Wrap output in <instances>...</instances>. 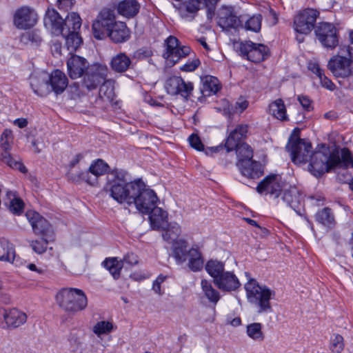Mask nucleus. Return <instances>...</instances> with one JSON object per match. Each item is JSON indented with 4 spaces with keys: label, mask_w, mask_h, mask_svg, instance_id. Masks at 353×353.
I'll list each match as a JSON object with an SVG mask.
<instances>
[{
    "label": "nucleus",
    "mask_w": 353,
    "mask_h": 353,
    "mask_svg": "<svg viewBox=\"0 0 353 353\" xmlns=\"http://www.w3.org/2000/svg\"><path fill=\"white\" fill-rule=\"evenodd\" d=\"M239 50L243 57L254 63L265 60L268 56L269 51L266 46L250 41L241 42L239 45Z\"/></svg>",
    "instance_id": "13"
},
{
    "label": "nucleus",
    "mask_w": 353,
    "mask_h": 353,
    "mask_svg": "<svg viewBox=\"0 0 353 353\" xmlns=\"http://www.w3.org/2000/svg\"><path fill=\"white\" fill-rule=\"evenodd\" d=\"M214 284L221 290L231 292L238 289L241 283L233 272L225 271L218 279L213 280Z\"/></svg>",
    "instance_id": "23"
},
{
    "label": "nucleus",
    "mask_w": 353,
    "mask_h": 353,
    "mask_svg": "<svg viewBox=\"0 0 353 353\" xmlns=\"http://www.w3.org/2000/svg\"><path fill=\"white\" fill-rule=\"evenodd\" d=\"M166 276L160 274L153 282L152 290L155 293L161 294V284L165 280Z\"/></svg>",
    "instance_id": "62"
},
{
    "label": "nucleus",
    "mask_w": 353,
    "mask_h": 353,
    "mask_svg": "<svg viewBox=\"0 0 353 353\" xmlns=\"http://www.w3.org/2000/svg\"><path fill=\"white\" fill-rule=\"evenodd\" d=\"M183 79L181 77L173 76L170 77L165 83V88L168 94L177 95L179 85L183 84Z\"/></svg>",
    "instance_id": "50"
},
{
    "label": "nucleus",
    "mask_w": 353,
    "mask_h": 353,
    "mask_svg": "<svg viewBox=\"0 0 353 353\" xmlns=\"http://www.w3.org/2000/svg\"><path fill=\"white\" fill-rule=\"evenodd\" d=\"M66 25L68 28L64 34H61L65 40L68 50L70 52L75 51L81 44L82 39L78 33L81 26V19L76 12H72L67 16Z\"/></svg>",
    "instance_id": "9"
},
{
    "label": "nucleus",
    "mask_w": 353,
    "mask_h": 353,
    "mask_svg": "<svg viewBox=\"0 0 353 353\" xmlns=\"http://www.w3.org/2000/svg\"><path fill=\"white\" fill-rule=\"evenodd\" d=\"M190 145L194 149L201 151L203 150V144L202 143L200 138L195 134H192L188 138Z\"/></svg>",
    "instance_id": "57"
},
{
    "label": "nucleus",
    "mask_w": 353,
    "mask_h": 353,
    "mask_svg": "<svg viewBox=\"0 0 353 353\" xmlns=\"http://www.w3.org/2000/svg\"><path fill=\"white\" fill-rule=\"evenodd\" d=\"M241 173L250 179L259 177L261 174V164L258 161L254 160L248 161V162L236 163Z\"/></svg>",
    "instance_id": "29"
},
{
    "label": "nucleus",
    "mask_w": 353,
    "mask_h": 353,
    "mask_svg": "<svg viewBox=\"0 0 353 353\" xmlns=\"http://www.w3.org/2000/svg\"><path fill=\"white\" fill-rule=\"evenodd\" d=\"M114 330L113 324L110 321H101L97 322L93 327L92 331L97 336L108 334Z\"/></svg>",
    "instance_id": "49"
},
{
    "label": "nucleus",
    "mask_w": 353,
    "mask_h": 353,
    "mask_svg": "<svg viewBox=\"0 0 353 353\" xmlns=\"http://www.w3.org/2000/svg\"><path fill=\"white\" fill-rule=\"evenodd\" d=\"M319 12L315 9L307 8L300 11L294 18V29L299 34L296 39L299 43L304 41V36L315 29V23Z\"/></svg>",
    "instance_id": "7"
},
{
    "label": "nucleus",
    "mask_w": 353,
    "mask_h": 353,
    "mask_svg": "<svg viewBox=\"0 0 353 353\" xmlns=\"http://www.w3.org/2000/svg\"><path fill=\"white\" fill-rule=\"evenodd\" d=\"M286 148L290 152L292 160L294 163L307 162L312 152L311 143L296 136L290 138Z\"/></svg>",
    "instance_id": "11"
},
{
    "label": "nucleus",
    "mask_w": 353,
    "mask_h": 353,
    "mask_svg": "<svg viewBox=\"0 0 353 353\" xmlns=\"http://www.w3.org/2000/svg\"><path fill=\"white\" fill-rule=\"evenodd\" d=\"M261 21L262 17L261 14L254 15L247 19L244 17L243 26L241 28L257 32L261 29Z\"/></svg>",
    "instance_id": "46"
},
{
    "label": "nucleus",
    "mask_w": 353,
    "mask_h": 353,
    "mask_svg": "<svg viewBox=\"0 0 353 353\" xmlns=\"http://www.w3.org/2000/svg\"><path fill=\"white\" fill-rule=\"evenodd\" d=\"M248 125L246 124L238 125L228 135L225 146L228 152L232 151L237 146L241 145L242 140L247 136Z\"/></svg>",
    "instance_id": "24"
},
{
    "label": "nucleus",
    "mask_w": 353,
    "mask_h": 353,
    "mask_svg": "<svg viewBox=\"0 0 353 353\" xmlns=\"http://www.w3.org/2000/svg\"><path fill=\"white\" fill-rule=\"evenodd\" d=\"M88 67L87 60L76 54H72L67 61L68 74L72 79L82 77Z\"/></svg>",
    "instance_id": "21"
},
{
    "label": "nucleus",
    "mask_w": 353,
    "mask_h": 353,
    "mask_svg": "<svg viewBox=\"0 0 353 353\" xmlns=\"http://www.w3.org/2000/svg\"><path fill=\"white\" fill-rule=\"evenodd\" d=\"M216 0H203V4L206 8L207 19L211 21L215 15Z\"/></svg>",
    "instance_id": "54"
},
{
    "label": "nucleus",
    "mask_w": 353,
    "mask_h": 353,
    "mask_svg": "<svg viewBox=\"0 0 353 353\" xmlns=\"http://www.w3.org/2000/svg\"><path fill=\"white\" fill-rule=\"evenodd\" d=\"M249 105V102L243 97H239L234 104L227 100L223 101L222 107L217 108L219 112H223V115L230 117L234 114H241L245 110Z\"/></svg>",
    "instance_id": "27"
},
{
    "label": "nucleus",
    "mask_w": 353,
    "mask_h": 353,
    "mask_svg": "<svg viewBox=\"0 0 353 353\" xmlns=\"http://www.w3.org/2000/svg\"><path fill=\"white\" fill-rule=\"evenodd\" d=\"M56 301L62 310L71 314L84 310L88 302L83 290L73 288L59 290L56 295Z\"/></svg>",
    "instance_id": "2"
},
{
    "label": "nucleus",
    "mask_w": 353,
    "mask_h": 353,
    "mask_svg": "<svg viewBox=\"0 0 353 353\" xmlns=\"http://www.w3.org/2000/svg\"><path fill=\"white\" fill-rule=\"evenodd\" d=\"M199 59H194L192 61H188L186 63L183 65L180 68L181 70L185 72H192L194 71L199 67Z\"/></svg>",
    "instance_id": "60"
},
{
    "label": "nucleus",
    "mask_w": 353,
    "mask_h": 353,
    "mask_svg": "<svg viewBox=\"0 0 353 353\" xmlns=\"http://www.w3.org/2000/svg\"><path fill=\"white\" fill-rule=\"evenodd\" d=\"M2 314L8 327H19L27 320L26 314L16 308L11 309L8 312L3 310Z\"/></svg>",
    "instance_id": "28"
},
{
    "label": "nucleus",
    "mask_w": 353,
    "mask_h": 353,
    "mask_svg": "<svg viewBox=\"0 0 353 353\" xmlns=\"http://www.w3.org/2000/svg\"><path fill=\"white\" fill-rule=\"evenodd\" d=\"M69 177L72 181L74 182L84 181L91 185H95L98 181L97 177L92 174L91 172L90 171V168L88 170L82 171L78 174H69Z\"/></svg>",
    "instance_id": "45"
},
{
    "label": "nucleus",
    "mask_w": 353,
    "mask_h": 353,
    "mask_svg": "<svg viewBox=\"0 0 353 353\" xmlns=\"http://www.w3.org/2000/svg\"><path fill=\"white\" fill-rule=\"evenodd\" d=\"M203 0H182L177 10L181 18L186 21H192L201 8Z\"/></svg>",
    "instance_id": "22"
},
{
    "label": "nucleus",
    "mask_w": 353,
    "mask_h": 353,
    "mask_svg": "<svg viewBox=\"0 0 353 353\" xmlns=\"http://www.w3.org/2000/svg\"><path fill=\"white\" fill-rule=\"evenodd\" d=\"M47 237L43 236L40 240L32 241L30 243V246L36 253L41 254L46 252L48 244Z\"/></svg>",
    "instance_id": "53"
},
{
    "label": "nucleus",
    "mask_w": 353,
    "mask_h": 353,
    "mask_svg": "<svg viewBox=\"0 0 353 353\" xmlns=\"http://www.w3.org/2000/svg\"><path fill=\"white\" fill-rule=\"evenodd\" d=\"M13 141V136L10 130H5L0 139L1 152H8L11 150V143Z\"/></svg>",
    "instance_id": "51"
},
{
    "label": "nucleus",
    "mask_w": 353,
    "mask_h": 353,
    "mask_svg": "<svg viewBox=\"0 0 353 353\" xmlns=\"http://www.w3.org/2000/svg\"><path fill=\"white\" fill-rule=\"evenodd\" d=\"M352 47L343 46L327 63V68L336 78L349 79L353 75L352 69Z\"/></svg>",
    "instance_id": "6"
},
{
    "label": "nucleus",
    "mask_w": 353,
    "mask_h": 353,
    "mask_svg": "<svg viewBox=\"0 0 353 353\" xmlns=\"http://www.w3.org/2000/svg\"><path fill=\"white\" fill-rule=\"evenodd\" d=\"M343 337L338 334H334L330 340V350L334 353H341L344 349Z\"/></svg>",
    "instance_id": "52"
},
{
    "label": "nucleus",
    "mask_w": 353,
    "mask_h": 353,
    "mask_svg": "<svg viewBox=\"0 0 353 353\" xmlns=\"http://www.w3.org/2000/svg\"><path fill=\"white\" fill-rule=\"evenodd\" d=\"M201 286L205 297L209 302L216 305L221 298L219 292L212 286L210 281L206 279L201 280Z\"/></svg>",
    "instance_id": "38"
},
{
    "label": "nucleus",
    "mask_w": 353,
    "mask_h": 353,
    "mask_svg": "<svg viewBox=\"0 0 353 353\" xmlns=\"http://www.w3.org/2000/svg\"><path fill=\"white\" fill-rule=\"evenodd\" d=\"M286 183L282 181L279 175H270L266 176L257 186L259 193L265 192L274 198H278L283 192Z\"/></svg>",
    "instance_id": "15"
},
{
    "label": "nucleus",
    "mask_w": 353,
    "mask_h": 353,
    "mask_svg": "<svg viewBox=\"0 0 353 353\" xmlns=\"http://www.w3.org/2000/svg\"><path fill=\"white\" fill-rule=\"evenodd\" d=\"M220 90L219 80L212 76H207L203 79L202 92L205 95L210 96L216 94Z\"/></svg>",
    "instance_id": "42"
},
{
    "label": "nucleus",
    "mask_w": 353,
    "mask_h": 353,
    "mask_svg": "<svg viewBox=\"0 0 353 353\" xmlns=\"http://www.w3.org/2000/svg\"><path fill=\"white\" fill-rule=\"evenodd\" d=\"M297 99L305 110L310 111L312 109V101L307 96L299 95Z\"/></svg>",
    "instance_id": "61"
},
{
    "label": "nucleus",
    "mask_w": 353,
    "mask_h": 353,
    "mask_svg": "<svg viewBox=\"0 0 353 353\" xmlns=\"http://www.w3.org/2000/svg\"><path fill=\"white\" fill-rule=\"evenodd\" d=\"M205 269L210 276L213 278V280L218 279L225 272L224 263L214 259H211L206 263Z\"/></svg>",
    "instance_id": "39"
},
{
    "label": "nucleus",
    "mask_w": 353,
    "mask_h": 353,
    "mask_svg": "<svg viewBox=\"0 0 353 353\" xmlns=\"http://www.w3.org/2000/svg\"><path fill=\"white\" fill-rule=\"evenodd\" d=\"M269 112L274 118L280 121L288 120L285 105L283 101L281 99L274 101L269 105Z\"/></svg>",
    "instance_id": "37"
},
{
    "label": "nucleus",
    "mask_w": 353,
    "mask_h": 353,
    "mask_svg": "<svg viewBox=\"0 0 353 353\" xmlns=\"http://www.w3.org/2000/svg\"><path fill=\"white\" fill-rule=\"evenodd\" d=\"M317 221L326 226H330L334 223V217L328 208H325L319 211L316 214Z\"/></svg>",
    "instance_id": "47"
},
{
    "label": "nucleus",
    "mask_w": 353,
    "mask_h": 353,
    "mask_svg": "<svg viewBox=\"0 0 353 353\" xmlns=\"http://www.w3.org/2000/svg\"><path fill=\"white\" fill-rule=\"evenodd\" d=\"M30 84L33 92L38 96L43 97L50 94V74L44 70H35L29 77Z\"/></svg>",
    "instance_id": "16"
},
{
    "label": "nucleus",
    "mask_w": 353,
    "mask_h": 353,
    "mask_svg": "<svg viewBox=\"0 0 353 353\" xmlns=\"http://www.w3.org/2000/svg\"><path fill=\"white\" fill-rule=\"evenodd\" d=\"M5 203L8 205L10 211L14 214H21L24 208L23 201L14 191H7Z\"/></svg>",
    "instance_id": "33"
},
{
    "label": "nucleus",
    "mask_w": 353,
    "mask_h": 353,
    "mask_svg": "<svg viewBox=\"0 0 353 353\" xmlns=\"http://www.w3.org/2000/svg\"><path fill=\"white\" fill-rule=\"evenodd\" d=\"M236 156L238 159L237 163L248 162V161L253 160V150L247 143H243L236 148Z\"/></svg>",
    "instance_id": "44"
},
{
    "label": "nucleus",
    "mask_w": 353,
    "mask_h": 353,
    "mask_svg": "<svg viewBox=\"0 0 353 353\" xmlns=\"http://www.w3.org/2000/svg\"><path fill=\"white\" fill-rule=\"evenodd\" d=\"M0 160L10 168L18 170L22 173H26L28 171L26 166L21 163L20 158L12 156L10 151L1 152Z\"/></svg>",
    "instance_id": "34"
},
{
    "label": "nucleus",
    "mask_w": 353,
    "mask_h": 353,
    "mask_svg": "<svg viewBox=\"0 0 353 353\" xmlns=\"http://www.w3.org/2000/svg\"><path fill=\"white\" fill-rule=\"evenodd\" d=\"M37 12L29 7H21L17 10L14 14V24L22 30L29 29L33 27L37 22Z\"/></svg>",
    "instance_id": "18"
},
{
    "label": "nucleus",
    "mask_w": 353,
    "mask_h": 353,
    "mask_svg": "<svg viewBox=\"0 0 353 353\" xmlns=\"http://www.w3.org/2000/svg\"><path fill=\"white\" fill-rule=\"evenodd\" d=\"M281 199L298 214H300L301 198L300 192L296 186L286 183Z\"/></svg>",
    "instance_id": "25"
},
{
    "label": "nucleus",
    "mask_w": 353,
    "mask_h": 353,
    "mask_svg": "<svg viewBox=\"0 0 353 353\" xmlns=\"http://www.w3.org/2000/svg\"><path fill=\"white\" fill-rule=\"evenodd\" d=\"M103 264L104 267L108 270L110 273L113 276L114 279H117L119 277L121 270L123 268V261L118 260L117 257L107 258Z\"/></svg>",
    "instance_id": "41"
},
{
    "label": "nucleus",
    "mask_w": 353,
    "mask_h": 353,
    "mask_svg": "<svg viewBox=\"0 0 353 353\" xmlns=\"http://www.w3.org/2000/svg\"><path fill=\"white\" fill-rule=\"evenodd\" d=\"M139 10V4L136 0H123L117 7L119 13L126 17L135 16Z\"/></svg>",
    "instance_id": "35"
},
{
    "label": "nucleus",
    "mask_w": 353,
    "mask_h": 353,
    "mask_svg": "<svg viewBox=\"0 0 353 353\" xmlns=\"http://www.w3.org/2000/svg\"><path fill=\"white\" fill-rule=\"evenodd\" d=\"M181 232L180 227L178 225L172 226V229H168L165 233L163 234V237L167 240H174Z\"/></svg>",
    "instance_id": "56"
},
{
    "label": "nucleus",
    "mask_w": 353,
    "mask_h": 353,
    "mask_svg": "<svg viewBox=\"0 0 353 353\" xmlns=\"http://www.w3.org/2000/svg\"><path fill=\"white\" fill-rule=\"evenodd\" d=\"M68 342L70 345V351L75 352L80 345L78 336L75 334L70 333L68 336Z\"/></svg>",
    "instance_id": "58"
},
{
    "label": "nucleus",
    "mask_w": 353,
    "mask_h": 353,
    "mask_svg": "<svg viewBox=\"0 0 353 353\" xmlns=\"http://www.w3.org/2000/svg\"><path fill=\"white\" fill-rule=\"evenodd\" d=\"M67 18L64 20L54 9H48L43 18V23L52 34L59 36L64 34L68 28Z\"/></svg>",
    "instance_id": "17"
},
{
    "label": "nucleus",
    "mask_w": 353,
    "mask_h": 353,
    "mask_svg": "<svg viewBox=\"0 0 353 353\" xmlns=\"http://www.w3.org/2000/svg\"><path fill=\"white\" fill-rule=\"evenodd\" d=\"M105 190L118 203L130 205V199L138 191L137 180L126 183L123 175L115 171L111 174V178L108 179Z\"/></svg>",
    "instance_id": "1"
},
{
    "label": "nucleus",
    "mask_w": 353,
    "mask_h": 353,
    "mask_svg": "<svg viewBox=\"0 0 353 353\" xmlns=\"http://www.w3.org/2000/svg\"><path fill=\"white\" fill-rule=\"evenodd\" d=\"M99 16H100V17H103V19H105V20H108V21H110L112 23H117L115 21L114 12V10H112L111 9H108V8L103 9L99 14Z\"/></svg>",
    "instance_id": "59"
},
{
    "label": "nucleus",
    "mask_w": 353,
    "mask_h": 353,
    "mask_svg": "<svg viewBox=\"0 0 353 353\" xmlns=\"http://www.w3.org/2000/svg\"><path fill=\"white\" fill-rule=\"evenodd\" d=\"M314 33L320 43L328 50H333L339 45V31L331 23L320 22L317 23Z\"/></svg>",
    "instance_id": "10"
},
{
    "label": "nucleus",
    "mask_w": 353,
    "mask_h": 353,
    "mask_svg": "<svg viewBox=\"0 0 353 353\" xmlns=\"http://www.w3.org/2000/svg\"><path fill=\"white\" fill-rule=\"evenodd\" d=\"M50 93L53 92L57 95L63 93L68 85V79L66 75L61 70H55L50 74Z\"/></svg>",
    "instance_id": "26"
},
{
    "label": "nucleus",
    "mask_w": 353,
    "mask_h": 353,
    "mask_svg": "<svg viewBox=\"0 0 353 353\" xmlns=\"http://www.w3.org/2000/svg\"><path fill=\"white\" fill-rule=\"evenodd\" d=\"M165 51L163 54V57L166 61L172 65H174L179 61L180 59L190 54V48L188 46H180L179 40L173 36H170L165 41Z\"/></svg>",
    "instance_id": "14"
},
{
    "label": "nucleus",
    "mask_w": 353,
    "mask_h": 353,
    "mask_svg": "<svg viewBox=\"0 0 353 353\" xmlns=\"http://www.w3.org/2000/svg\"><path fill=\"white\" fill-rule=\"evenodd\" d=\"M26 216L35 234L48 236L51 232V225L46 219L34 210H28Z\"/></svg>",
    "instance_id": "20"
},
{
    "label": "nucleus",
    "mask_w": 353,
    "mask_h": 353,
    "mask_svg": "<svg viewBox=\"0 0 353 353\" xmlns=\"http://www.w3.org/2000/svg\"><path fill=\"white\" fill-rule=\"evenodd\" d=\"M114 23H112L103 17L98 15L97 19L92 24V32L94 37L97 39H104L112 28Z\"/></svg>",
    "instance_id": "30"
},
{
    "label": "nucleus",
    "mask_w": 353,
    "mask_h": 353,
    "mask_svg": "<svg viewBox=\"0 0 353 353\" xmlns=\"http://www.w3.org/2000/svg\"><path fill=\"white\" fill-rule=\"evenodd\" d=\"M243 21L244 17H237L229 7L223 6L219 12L217 23L223 29L239 28Z\"/></svg>",
    "instance_id": "19"
},
{
    "label": "nucleus",
    "mask_w": 353,
    "mask_h": 353,
    "mask_svg": "<svg viewBox=\"0 0 353 353\" xmlns=\"http://www.w3.org/2000/svg\"><path fill=\"white\" fill-rule=\"evenodd\" d=\"M172 255L177 264L188 261V268L193 272L201 270L203 267L201 252L196 246L188 248V243L182 239L174 241Z\"/></svg>",
    "instance_id": "4"
},
{
    "label": "nucleus",
    "mask_w": 353,
    "mask_h": 353,
    "mask_svg": "<svg viewBox=\"0 0 353 353\" xmlns=\"http://www.w3.org/2000/svg\"><path fill=\"white\" fill-rule=\"evenodd\" d=\"M130 64V59L124 53H119L114 56L110 63L112 69L117 72H125Z\"/></svg>",
    "instance_id": "36"
},
{
    "label": "nucleus",
    "mask_w": 353,
    "mask_h": 353,
    "mask_svg": "<svg viewBox=\"0 0 353 353\" xmlns=\"http://www.w3.org/2000/svg\"><path fill=\"white\" fill-rule=\"evenodd\" d=\"M182 84V85H179V92H177V94H179L187 99L192 94L193 90V84L191 82H185L183 79Z\"/></svg>",
    "instance_id": "55"
},
{
    "label": "nucleus",
    "mask_w": 353,
    "mask_h": 353,
    "mask_svg": "<svg viewBox=\"0 0 353 353\" xmlns=\"http://www.w3.org/2000/svg\"><path fill=\"white\" fill-rule=\"evenodd\" d=\"M151 208L149 213L147 214H149L151 226L153 229L163 228L166 223L167 212L161 208L157 207V205H154Z\"/></svg>",
    "instance_id": "32"
},
{
    "label": "nucleus",
    "mask_w": 353,
    "mask_h": 353,
    "mask_svg": "<svg viewBox=\"0 0 353 353\" xmlns=\"http://www.w3.org/2000/svg\"><path fill=\"white\" fill-rule=\"evenodd\" d=\"M108 68L100 64H93L88 68L83 74L81 87L88 90L96 89L107 77Z\"/></svg>",
    "instance_id": "12"
},
{
    "label": "nucleus",
    "mask_w": 353,
    "mask_h": 353,
    "mask_svg": "<svg viewBox=\"0 0 353 353\" xmlns=\"http://www.w3.org/2000/svg\"><path fill=\"white\" fill-rule=\"evenodd\" d=\"M321 84L323 88H325L330 90H334L335 88V85L332 82V81L328 79L324 74H322L320 77H319Z\"/></svg>",
    "instance_id": "63"
},
{
    "label": "nucleus",
    "mask_w": 353,
    "mask_h": 353,
    "mask_svg": "<svg viewBox=\"0 0 353 353\" xmlns=\"http://www.w3.org/2000/svg\"><path fill=\"white\" fill-rule=\"evenodd\" d=\"M263 325L260 323H252L246 326V334L252 340L262 342L265 339L262 331Z\"/></svg>",
    "instance_id": "43"
},
{
    "label": "nucleus",
    "mask_w": 353,
    "mask_h": 353,
    "mask_svg": "<svg viewBox=\"0 0 353 353\" xmlns=\"http://www.w3.org/2000/svg\"><path fill=\"white\" fill-rule=\"evenodd\" d=\"M114 43H122L130 37V31L123 22L114 23L108 35Z\"/></svg>",
    "instance_id": "31"
},
{
    "label": "nucleus",
    "mask_w": 353,
    "mask_h": 353,
    "mask_svg": "<svg viewBox=\"0 0 353 353\" xmlns=\"http://www.w3.org/2000/svg\"><path fill=\"white\" fill-rule=\"evenodd\" d=\"M89 168L92 174L94 175L98 180L99 176L104 174L107 172L109 165L104 161L99 159L93 161Z\"/></svg>",
    "instance_id": "48"
},
{
    "label": "nucleus",
    "mask_w": 353,
    "mask_h": 353,
    "mask_svg": "<svg viewBox=\"0 0 353 353\" xmlns=\"http://www.w3.org/2000/svg\"><path fill=\"white\" fill-rule=\"evenodd\" d=\"M115 81L112 79L104 80L99 88V96L101 99L112 101L114 99Z\"/></svg>",
    "instance_id": "40"
},
{
    "label": "nucleus",
    "mask_w": 353,
    "mask_h": 353,
    "mask_svg": "<svg viewBox=\"0 0 353 353\" xmlns=\"http://www.w3.org/2000/svg\"><path fill=\"white\" fill-rule=\"evenodd\" d=\"M245 290L248 301L258 307V313L270 312L272 306L270 299L275 296L274 291L266 285H260L253 279L245 284Z\"/></svg>",
    "instance_id": "3"
},
{
    "label": "nucleus",
    "mask_w": 353,
    "mask_h": 353,
    "mask_svg": "<svg viewBox=\"0 0 353 353\" xmlns=\"http://www.w3.org/2000/svg\"><path fill=\"white\" fill-rule=\"evenodd\" d=\"M309 171L315 176H319L331 168L341 163L339 155L331 154L328 149L312 152L309 157Z\"/></svg>",
    "instance_id": "5"
},
{
    "label": "nucleus",
    "mask_w": 353,
    "mask_h": 353,
    "mask_svg": "<svg viewBox=\"0 0 353 353\" xmlns=\"http://www.w3.org/2000/svg\"><path fill=\"white\" fill-rule=\"evenodd\" d=\"M138 191L131 197L130 205L134 204L142 214H148L154 205H157L159 199L154 191L147 188L141 180H137Z\"/></svg>",
    "instance_id": "8"
},
{
    "label": "nucleus",
    "mask_w": 353,
    "mask_h": 353,
    "mask_svg": "<svg viewBox=\"0 0 353 353\" xmlns=\"http://www.w3.org/2000/svg\"><path fill=\"white\" fill-rule=\"evenodd\" d=\"M123 263H125L130 265H134L138 263V256L133 253H128L121 260Z\"/></svg>",
    "instance_id": "64"
}]
</instances>
